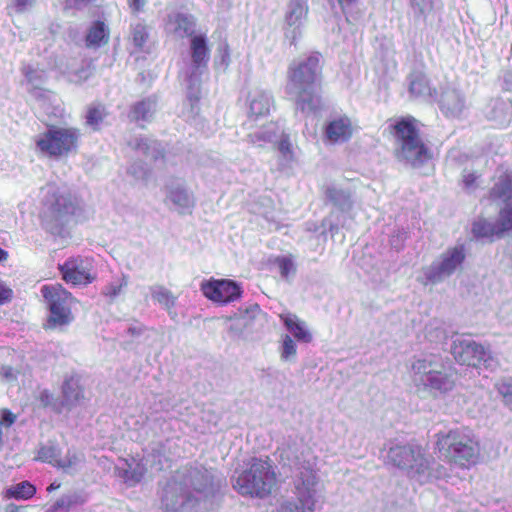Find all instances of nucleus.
Returning a JSON list of instances; mask_svg holds the SVG:
<instances>
[{"label":"nucleus","instance_id":"f257e3e1","mask_svg":"<svg viewBox=\"0 0 512 512\" xmlns=\"http://www.w3.org/2000/svg\"><path fill=\"white\" fill-rule=\"evenodd\" d=\"M322 71L321 55L318 52L311 53L288 66V84L296 89L295 102L301 112H316L323 107Z\"/></svg>","mask_w":512,"mask_h":512},{"label":"nucleus","instance_id":"20e7f679","mask_svg":"<svg viewBox=\"0 0 512 512\" xmlns=\"http://www.w3.org/2000/svg\"><path fill=\"white\" fill-rule=\"evenodd\" d=\"M233 488L242 496L268 498L278 488V476L269 456L253 457L237 476Z\"/></svg>","mask_w":512,"mask_h":512},{"label":"nucleus","instance_id":"de8ad7c7","mask_svg":"<svg viewBox=\"0 0 512 512\" xmlns=\"http://www.w3.org/2000/svg\"><path fill=\"white\" fill-rule=\"evenodd\" d=\"M359 0H337L341 11L346 14Z\"/></svg>","mask_w":512,"mask_h":512},{"label":"nucleus","instance_id":"f3484780","mask_svg":"<svg viewBox=\"0 0 512 512\" xmlns=\"http://www.w3.org/2000/svg\"><path fill=\"white\" fill-rule=\"evenodd\" d=\"M59 450L54 446H42L37 451L36 460L49 463L57 468L68 469L74 467L79 459L75 451H68L65 459L59 458Z\"/></svg>","mask_w":512,"mask_h":512},{"label":"nucleus","instance_id":"c85d7f7f","mask_svg":"<svg viewBox=\"0 0 512 512\" xmlns=\"http://www.w3.org/2000/svg\"><path fill=\"white\" fill-rule=\"evenodd\" d=\"M498 233L503 236L512 231V201H506L498 214Z\"/></svg>","mask_w":512,"mask_h":512},{"label":"nucleus","instance_id":"473e14b6","mask_svg":"<svg viewBox=\"0 0 512 512\" xmlns=\"http://www.w3.org/2000/svg\"><path fill=\"white\" fill-rule=\"evenodd\" d=\"M409 4L415 14L423 18L434 10V0H409Z\"/></svg>","mask_w":512,"mask_h":512},{"label":"nucleus","instance_id":"a211bd4d","mask_svg":"<svg viewBox=\"0 0 512 512\" xmlns=\"http://www.w3.org/2000/svg\"><path fill=\"white\" fill-rule=\"evenodd\" d=\"M191 58L196 68H206L210 59V49L204 35H194L190 41Z\"/></svg>","mask_w":512,"mask_h":512},{"label":"nucleus","instance_id":"c03bdc74","mask_svg":"<svg viewBox=\"0 0 512 512\" xmlns=\"http://www.w3.org/2000/svg\"><path fill=\"white\" fill-rule=\"evenodd\" d=\"M13 291L2 282H0V306L12 300Z\"/></svg>","mask_w":512,"mask_h":512},{"label":"nucleus","instance_id":"09e8293b","mask_svg":"<svg viewBox=\"0 0 512 512\" xmlns=\"http://www.w3.org/2000/svg\"><path fill=\"white\" fill-rule=\"evenodd\" d=\"M146 4V0H128V5L133 13H139Z\"/></svg>","mask_w":512,"mask_h":512},{"label":"nucleus","instance_id":"39448f33","mask_svg":"<svg viewBox=\"0 0 512 512\" xmlns=\"http://www.w3.org/2000/svg\"><path fill=\"white\" fill-rule=\"evenodd\" d=\"M81 131L77 127L51 125L36 139L38 151L53 159L76 154L80 146Z\"/></svg>","mask_w":512,"mask_h":512},{"label":"nucleus","instance_id":"ddd939ff","mask_svg":"<svg viewBox=\"0 0 512 512\" xmlns=\"http://www.w3.org/2000/svg\"><path fill=\"white\" fill-rule=\"evenodd\" d=\"M205 298L219 305H227L241 298L243 290L240 284L231 279L210 278L200 284Z\"/></svg>","mask_w":512,"mask_h":512},{"label":"nucleus","instance_id":"cd10ccee","mask_svg":"<svg viewBox=\"0 0 512 512\" xmlns=\"http://www.w3.org/2000/svg\"><path fill=\"white\" fill-rule=\"evenodd\" d=\"M151 296L154 301L159 303L167 310H171L175 307L177 297L164 286H156L152 290Z\"/></svg>","mask_w":512,"mask_h":512},{"label":"nucleus","instance_id":"423d86ee","mask_svg":"<svg viewBox=\"0 0 512 512\" xmlns=\"http://www.w3.org/2000/svg\"><path fill=\"white\" fill-rule=\"evenodd\" d=\"M387 459L411 478L421 480L431 475L432 460L426 454V449L415 441L390 447Z\"/></svg>","mask_w":512,"mask_h":512},{"label":"nucleus","instance_id":"603ef678","mask_svg":"<svg viewBox=\"0 0 512 512\" xmlns=\"http://www.w3.org/2000/svg\"><path fill=\"white\" fill-rule=\"evenodd\" d=\"M9 512H20V508L17 507V506H10V511Z\"/></svg>","mask_w":512,"mask_h":512},{"label":"nucleus","instance_id":"f03ea898","mask_svg":"<svg viewBox=\"0 0 512 512\" xmlns=\"http://www.w3.org/2000/svg\"><path fill=\"white\" fill-rule=\"evenodd\" d=\"M397 143L395 154L413 166H422L433 159V152L425 143L419 129V120L411 115L399 117L388 126Z\"/></svg>","mask_w":512,"mask_h":512},{"label":"nucleus","instance_id":"412c9836","mask_svg":"<svg viewBox=\"0 0 512 512\" xmlns=\"http://www.w3.org/2000/svg\"><path fill=\"white\" fill-rule=\"evenodd\" d=\"M154 111V102L150 98L142 99L131 105L128 117L133 122L149 121Z\"/></svg>","mask_w":512,"mask_h":512},{"label":"nucleus","instance_id":"6ab92c4d","mask_svg":"<svg viewBox=\"0 0 512 512\" xmlns=\"http://www.w3.org/2000/svg\"><path fill=\"white\" fill-rule=\"evenodd\" d=\"M279 317L286 329L293 334L297 341L305 343L312 341V334L306 329L305 323L296 315L291 313H282Z\"/></svg>","mask_w":512,"mask_h":512},{"label":"nucleus","instance_id":"2f4dec72","mask_svg":"<svg viewBox=\"0 0 512 512\" xmlns=\"http://www.w3.org/2000/svg\"><path fill=\"white\" fill-rule=\"evenodd\" d=\"M170 200L182 209H190L194 206L193 200L183 188L172 189L169 193Z\"/></svg>","mask_w":512,"mask_h":512},{"label":"nucleus","instance_id":"ea45409f","mask_svg":"<svg viewBox=\"0 0 512 512\" xmlns=\"http://www.w3.org/2000/svg\"><path fill=\"white\" fill-rule=\"evenodd\" d=\"M278 150L282 154V156L286 159H293L294 153L292 144L288 136L282 137L278 142Z\"/></svg>","mask_w":512,"mask_h":512},{"label":"nucleus","instance_id":"4468645a","mask_svg":"<svg viewBox=\"0 0 512 512\" xmlns=\"http://www.w3.org/2000/svg\"><path fill=\"white\" fill-rule=\"evenodd\" d=\"M451 354L460 365L477 368L490 359L484 346L473 340L458 339L451 346Z\"/></svg>","mask_w":512,"mask_h":512},{"label":"nucleus","instance_id":"1a4fd4ad","mask_svg":"<svg viewBox=\"0 0 512 512\" xmlns=\"http://www.w3.org/2000/svg\"><path fill=\"white\" fill-rule=\"evenodd\" d=\"M412 369L431 390L445 393L455 386V372L451 367L446 368L441 356L419 359L412 364Z\"/></svg>","mask_w":512,"mask_h":512},{"label":"nucleus","instance_id":"37998d69","mask_svg":"<svg viewBox=\"0 0 512 512\" xmlns=\"http://www.w3.org/2000/svg\"><path fill=\"white\" fill-rule=\"evenodd\" d=\"M122 287H123V284H121V283L120 284L111 283L105 287V289L103 291V295L113 299L120 294V292L122 291Z\"/></svg>","mask_w":512,"mask_h":512},{"label":"nucleus","instance_id":"3c124183","mask_svg":"<svg viewBox=\"0 0 512 512\" xmlns=\"http://www.w3.org/2000/svg\"><path fill=\"white\" fill-rule=\"evenodd\" d=\"M8 252L0 247V263L5 262L8 259Z\"/></svg>","mask_w":512,"mask_h":512},{"label":"nucleus","instance_id":"aec40b11","mask_svg":"<svg viewBox=\"0 0 512 512\" xmlns=\"http://www.w3.org/2000/svg\"><path fill=\"white\" fill-rule=\"evenodd\" d=\"M110 39V31L104 21L97 20L88 29L85 43L88 48H99L106 45Z\"/></svg>","mask_w":512,"mask_h":512},{"label":"nucleus","instance_id":"c756f323","mask_svg":"<svg viewBox=\"0 0 512 512\" xmlns=\"http://www.w3.org/2000/svg\"><path fill=\"white\" fill-rule=\"evenodd\" d=\"M308 13V6L303 0H294L291 3V10L286 16L287 23L292 26L305 18Z\"/></svg>","mask_w":512,"mask_h":512},{"label":"nucleus","instance_id":"5fc2aeb1","mask_svg":"<svg viewBox=\"0 0 512 512\" xmlns=\"http://www.w3.org/2000/svg\"><path fill=\"white\" fill-rule=\"evenodd\" d=\"M332 192H335V189H328V191H327L328 196L332 197Z\"/></svg>","mask_w":512,"mask_h":512},{"label":"nucleus","instance_id":"f8f14e48","mask_svg":"<svg viewBox=\"0 0 512 512\" xmlns=\"http://www.w3.org/2000/svg\"><path fill=\"white\" fill-rule=\"evenodd\" d=\"M464 260L465 249L463 245L448 248L441 255V261L438 264H432L423 269L424 280L422 283L428 285L442 281L445 277L452 275Z\"/></svg>","mask_w":512,"mask_h":512},{"label":"nucleus","instance_id":"2eb2a0df","mask_svg":"<svg viewBox=\"0 0 512 512\" xmlns=\"http://www.w3.org/2000/svg\"><path fill=\"white\" fill-rule=\"evenodd\" d=\"M62 399L55 409L57 414L70 411L85 399L84 387L76 376L65 378L61 386Z\"/></svg>","mask_w":512,"mask_h":512},{"label":"nucleus","instance_id":"a18cd8bd","mask_svg":"<svg viewBox=\"0 0 512 512\" xmlns=\"http://www.w3.org/2000/svg\"><path fill=\"white\" fill-rule=\"evenodd\" d=\"M146 330H148V328L145 325L136 322V324L131 325L127 329V334L131 337H137L143 334Z\"/></svg>","mask_w":512,"mask_h":512},{"label":"nucleus","instance_id":"a878e982","mask_svg":"<svg viewBox=\"0 0 512 512\" xmlns=\"http://www.w3.org/2000/svg\"><path fill=\"white\" fill-rule=\"evenodd\" d=\"M272 99L271 97L261 91L257 93L250 102V112L256 117L266 116L270 113Z\"/></svg>","mask_w":512,"mask_h":512},{"label":"nucleus","instance_id":"4be33fe9","mask_svg":"<svg viewBox=\"0 0 512 512\" xmlns=\"http://www.w3.org/2000/svg\"><path fill=\"white\" fill-rule=\"evenodd\" d=\"M490 196L495 199L512 201V174L504 173L490 191Z\"/></svg>","mask_w":512,"mask_h":512},{"label":"nucleus","instance_id":"dca6fc26","mask_svg":"<svg viewBox=\"0 0 512 512\" xmlns=\"http://www.w3.org/2000/svg\"><path fill=\"white\" fill-rule=\"evenodd\" d=\"M354 131L351 118L343 115L329 121L325 126L324 134L331 143H344L352 138Z\"/></svg>","mask_w":512,"mask_h":512},{"label":"nucleus","instance_id":"9b49d317","mask_svg":"<svg viewBox=\"0 0 512 512\" xmlns=\"http://www.w3.org/2000/svg\"><path fill=\"white\" fill-rule=\"evenodd\" d=\"M62 280L72 286H87L96 280L93 259L81 255L68 257L58 265Z\"/></svg>","mask_w":512,"mask_h":512},{"label":"nucleus","instance_id":"9d476101","mask_svg":"<svg viewBox=\"0 0 512 512\" xmlns=\"http://www.w3.org/2000/svg\"><path fill=\"white\" fill-rule=\"evenodd\" d=\"M80 210L76 198L70 193L54 192L46 211L40 217L44 225L63 227L74 219Z\"/></svg>","mask_w":512,"mask_h":512},{"label":"nucleus","instance_id":"79ce46f5","mask_svg":"<svg viewBox=\"0 0 512 512\" xmlns=\"http://www.w3.org/2000/svg\"><path fill=\"white\" fill-rule=\"evenodd\" d=\"M479 175L475 172L465 171L462 175V182L466 189H472L478 186Z\"/></svg>","mask_w":512,"mask_h":512},{"label":"nucleus","instance_id":"393cba45","mask_svg":"<svg viewBox=\"0 0 512 512\" xmlns=\"http://www.w3.org/2000/svg\"><path fill=\"white\" fill-rule=\"evenodd\" d=\"M35 493L36 487L32 483H30L29 481H22L6 489L5 498L27 500L32 498L35 495Z\"/></svg>","mask_w":512,"mask_h":512},{"label":"nucleus","instance_id":"58836bf2","mask_svg":"<svg viewBox=\"0 0 512 512\" xmlns=\"http://www.w3.org/2000/svg\"><path fill=\"white\" fill-rule=\"evenodd\" d=\"M297 353V346L293 339L289 335H285L282 341V351L281 358L283 360H288L291 357H294Z\"/></svg>","mask_w":512,"mask_h":512},{"label":"nucleus","instance_id":"864d4df0","mask_svg":"<svg viewBox=\"0 0 512 512\" xmlns=\"http://www.w3.org/2000/svg\"><path fill=\"white\" fill-rule=\"evenodd\" d=\"M75 2H82V3H92V2H95L96 0H74Z\"/></svg>","mask_w":512,"mask_h":512},{"label":"nucleus","instance_id":"0eeeda50","mask_svg":"<svg viewBox=\"0 0 512 512\" xmlns=\"http://www.w3.org/2000/svg\"><path fill=\"white\" fill-rule=\"evenodd\" d=\"M41 294L49 310L45 329L65 326L73 321L72 304L77 300L62 284L43 285Z\"/></svg>","mask_w":512,"mask_h":512},{"label":"nucleus","instance_id":"49530a36","mask_svg":"<svg viewBox=\"0 0 512 512\" xmlns=\"http://www.w3.org/2000/svg\"><path fill=\"white\" fill-rule=\"evenodd\" d=\"M34 0H14L13 6L17 13H23L28 7L32 6Z\"/></svg>","mask_w":512,"mask_h":512},{"label":"nucleus","instance_id":"7ed1b4c3","mask_svg":"<svg viewBox=\"0 0 512 512\" xmlns=\"http://www.w3.org/2000/svg\"><path fill=\"white\" fill-rule=\"evenodd\" d=\"M435 448L445 462L461 469H470L480 461V443L465 429L437 433Z\"/></svg>","mask_w":512,"mask_h":512},{"label":"nucleus","instance_id":"b1692460","mask_svg":"<svg viewBox=\"0 0 512 512\" xmlns=\"http://www.w3.org/2000/svg\"><path fill=\"white\" fill-rule=\"evenodd\" d=\"M147 471L146 464L142 461H138L134 466L129 465L127 469L123 470L121 478L126 485L133 487L144 479Z\"/></svg>","mask_w":512,"mask_h":512},{"label":"nucleus","instance_id":"5701e85b","mask_svg":"<svg viewBox=\"0 0 512 512\" xmlns=\"http://www.w3.org/2000/svg\"><path fill=\"white\" fill-rule=\"evenodd\" d=\"M472 233L476 238H486L489 241L503 237L502 234L498 233V225H494L486 219L475 221L472 226Z\"/></svg>","mask_w":512,"mask_h":512},{"label":"nucleus","instance_id":"e433bc0d","mask_svg":"<svg viewBox=\"0 0 512 512\" xmlns=\"http://www.w3.org/2000/svg\"><path fill=\"white\" fill-rule=\"evenodd\" d=\"M176 30L183 31L186 35L192 36L194 21L191 17L184 14H177L175 16Z\"/></svg>","mask_w":512,"mask_h":512},{"label":"nucleus","instance_id":"8fccbe9b","mask_svg":"<svg viewBox=\"0 0 512 512\" xmlns=\"http://www.w3.org/2000/svg\"><path fill=\"white\" fill-rule=\"evenodd\" d=\"M61 487V483L57 482V481H54L53 483H51L48 487H47V491L48 492H52L54 490H57Z\"/></svg>","mask_w":512,"mask_h":512},{"label":"nucleus","instance_id":"4c0bfd02","mask_svg":"<svg viewBox=\"0 0 512 512\" xmlns=\"http://www.w3.org/2000/svg\"><path fill=\"white\" fill-rule=\"evenodd\" d=\"M37 400L40 402L43 408H51L56 413L57 403H61V399H56L52 392L45 389L42 390L37 396Z\"/></svg>","mask_w":512,"mask_h":512},{"label":"nucleus","instance_id":"f704fd0d","mask_svg":"<svg viewBox=\"0 0 512 512\" xmlns=\"http://www.w3.org/2000/svg\"><path fill=\"white\" fill-rule=\"evenodd\" d=\"M497 391L503 398L505 405L512 409V378H504L496 384Z\"/></svg>","mask_w":512,"mask_h":512},{"label":"nucleus","instance_id":"a19ab883","mask_svg":"<svg viewBox=\"0 0 512 512\" xmlns=\"http://www.w3.org/2000/svg\"><path fill=\"white\" fill-rule=\"evenodd\" d=\"M426 87V81L423 75H418L410 81L409 91L412 94H421Z\"/></svg>","mask_w":512,"mask_h":512},{"label":"nucleus","instance_id":"bb28decb","mask_svg":"<svg viewBox=\"0 0 512 512\" xmlns=\"http://www.w3.org/2000/svg\"><path fill=\"white\" fill-rule=\"evenodd\" d=\"M106 108L103 104L90 105L86 112V125L97 131L100 129V124L107 116Z\"/></svg>","mask_w":512,"mask_h":512},{"label":"nucleus","instance_id":"c9c22d12","mask_svg":"<svg viewBox=\"0 0 512 512\" xmlns=\"http://www.w3.org/2000/svg\"><path fill=\"white\" fill-rule=\"evenodd\" d=\"M275 263L279 268L280 275L283 278H288L291 273H294L296 268L291 257L278 256L275 258Z\"/></svg>","mask_w":512,"mask_h":512},{"label":"nucleus","instance_id":"6e6552de","mask_svg":"<svg viewBox=\"0 0 512 512\" xmlns=\"http://www.w3.org/2000/svg\"><path fill=\"white\" fill-rule=\"evenodd\" d=\"M316 471L311 466H301L294 480L296 501H283L276 512H314L316 509Z\"/></svg>","mask_w":512,"mask_h":512},{"label":"nucleus","instance_id":"7c9ffc66","mask_svg":"<svg viewBox=\"0 0 512 512\" xmlns=\"http://www.w3.org/2000/svg\"><path fill=\"white\" fill-rule=\"evenodd\" d=\"M231 63V49L228 42L225 40L219 44L217 53L214 59L215 68H222L227 70Z\"/></svg>","mask_w":512,"mask_h":512},{"label":"nucleus","instance_id":"72a5a7b5","mask_svg":"<svg viewBox=\"0 0 512 512\" xmlns=\"http://www.w3.org/2000/svg\"><path fill=\"white\" fill-rule=\"evenodd\" d=\"M149 38L148 28L142 23H137L132 29L133 44L142 49Z\"/></svg>","mask_w":512,"mask_h":512}]
</instances>
